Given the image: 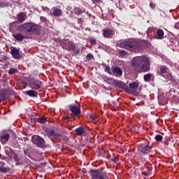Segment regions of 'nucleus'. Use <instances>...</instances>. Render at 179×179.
<instances>
[{"mask_svg":"<svg viewBox=\"0 0 179 179\" xmlns=\"http://www.w3.org/2000/svg\"><path fill=\"white\" fill-rule=\"evenodd\" d=\"M8 172V168L1 166L0 167V173H7Z\"/></svg>","mask_w":179,"mask_h":179,"instance_id":"nucleus-36","label":"nucleus"},{"mask_svg":"<svg viewBox=\"0 0 179 179\" xmlns=\"http://www.w3.org/2000/svg\"><path fill=\"white\" fill-rule=\"evenodd\" d=\"M102 34L106 38H110L113 36V30L111 29H103Z\"/></svg>","mask_w":179,"mask_h":179,"instance_id":"nucleus-15","label":"nucleus"},{"mask_svg":"<svg viewBox=\"0 0 179 179\" xmlns=\"http://www.w3.org/2000/svg\"><path fill=\"white\" fill-rule=\"evenodd\" d=\"M11 55L15 59H19V58H20V54L19 53V50H17L16 48H12Z\"/></svg>","mask_w":179,"mask_h":179,"instance_id":"nucleus-17","label":"nucleus"},{"mask_svg":"<svg viewBox=\"0 0 179 179\" xmlns=\"http://www.w3.org/2000/svg\"><path fill=\"white\" fill-rule=\"evenodd\" d=\"M175 29H177V30H179V22L175 24Z\"/></svg>","mask_w":179,"mask_h":179,"instance_id":"nucleus-42","label":"nucleus"},{"mask_svg":"<svg viewBox=\"0 0 179 179\" xmlns=\"http://www.w3.org/2000/svg\"><path fill=\"white\" fill-rule=\"evenodd\" d=\"M113 73L115 76L121 78V76H122V69L118 66H115L113 68Z\"/></svg>","mask_w":179,"mask_h":179,"instance_id":"nucleus-13","label":"nucleus"},{"mask_svg":"<svg viewBox=\"0 0 179 179\" xmlns=\"http://www.w3.org/2000/svg\"><path fill=\"white\" fill-rule=\"evenodd\" d=\"M157 38L158 40H163L164 38V31L162 29H158L157 31Z\"/></svg>","mask_w":179,"mask_h":179,"instance_id":"nucleus-20","label":"nucleus"},{"mask_svg":"<svg viewBox=\"0 0 179 179\" xmlns=\"http://www.w3.org/2000/svg\"><path fill=\"white\" fill-rule=\"evenodd\" d=\"M16 72H17V70H16V69H10L9 70L10 75H13V73H16Z\"/></svg>","mask_w":179,"mask_h":179,"instance_id":"nucleus-39","label":"nucleus"},{"mask_svg":"<svg viewBox=\"0 0 179 179\" xmlns=\"http://www.w3.org/2000/svg\"><path fill=\"white\" fill-rule=\"evenodd\" d=\"M13 37H14V38H15V40H17V41H23V40L24 38V36L23 34H22L21 33L13 34Z\"/></svg>","mask_w":179,"mask_h":179,"instance_id":"nucleus-21","label":"nucleus"},{"mask_svg":"<svg viewBox=\"0 0 179 179\" xmlns=\"http://www.w3.org/2000/svg\"><path fill=\"white\" fill-rule=\"evenodd\" d=\"M155 139L157 141V142H162V141H163V137L162 135L157 134L155 136Z\"/></svg>","mask_w":179,"mask_h":179,"instance_id":"nucleus-32","label":"nucleus"},{"mask_svg":"<svg viewBox=\"0 0 179 179\" xmlns=\"http://www.w3.org/2000/svg\"><path fill=\"white\" fill-rule=\"evenodd\" d=\"M17 19L18 22H20V23H23V22H24V20H26V19H27V15L26 14H24V13H20L17 15Z\"/></svg>","mask_w":179,"mask_h":179,"instance_id":"nucleus-16","label":"nucleus"},{"mask_svg":"<svg viewBox=\"0 0 179 179\" xmlns=\"http://www.w3.org/2000/svg\"><path fill=\"white\" fill-rule=\"evenodd\" d=\"M26 93L28 96H30V97H37V92L34 90H29L27 91Z\"/></svg>","mask_w":179,"mask_h":179,"instance_id":"nucleus-26","label":"nucleus"},{"mask_svg":"<svg viewBox=\"0 0 179 179\" xmlns=\"http://www.w3.org/2000/svg\"><path fill=\"white\" fill-rule=\"evenodd\" d=\"M115 79L113 78H107V83H108V85H115Z\"/></svg>","mask_w":179,"mask_h":179,"instance_id":"nucleus-30","label":"nucleus"},{"mask_svg":"<svg viewBox=\"0 0 179 179\" xmlns=\"http://www.w3.org/2000/svg\"><path fill=\"white\" fill-rule=\"evenodd\" d=\"M131 68L138 73L150 71V60L146 57H135L131 59Z\"/></svg>","mask_w":179,"mask_h":179,"instance_id":"nucleus-2","label":"nucleus"},{"mask_svg":"<svg viewBox=\"0 0 179 179\" xmlns=\"http://www.w3.org/2000/svg\"><path fill=\"white\" fill-rule=\"evenodd\" d=\"M90 118H91V120H92L93 121H97V117H96V115H90Z\"/></svg>","mask_w":179,"mask_h":179,"instance_id":"nucleus-40","label":"nucleus"},{"mask_svg":"<svg viewBox=\"0 0 179 179\" xmlns=\"http://www.w3.org/2000/svg\"><path fill=\"white\" fill-rule=\"evenodd\" d=\"M6 99V92L3 90L0 91V103Z\"/></svg>","mask_w":179,"mask_h":179,"instance_id":"nucleus-25","label":"nucleus"},{"mask_svg":"<svg viewBox=\"0 0 179 179\" xmlns=\"http://www.w3.org/2000/svg\"><path fill=\"white\" fill-rule=\"evenodd\" d=\"M67 51H72L74 55H78L80 53L79 49L76 48V45L72 42H70Z\"/></svg>","mask_w":179,"mask_h":179,"instance_id":"nucleus-11","label":"nucleus"},{"mask_svg":"<svg viewBox=\"0 0 179 179\" xmlns=\"http://www.w3.org/2000/svg\"><path fill=\"white\" fill-rule=\"evenodd\" d=\"M31 141L32 143L36 145L38 148H44V143H45V141H44V138H41L40 136H34Z\"/></svg>","mask_w":179,"mask_h":179,"instance_id":"nucleus-7","label":"nucleus"},{"mask_svg":"<svg viewBox=\"0 0 179 179\" xmlns=\"http://www.w3.org/2000/svg\"><path fill=\"white\" fill-rule=\"evenodd\" d=\"M9 6V3L0 0V8H7Z\"/></svg>","mask_w":179,"mask_h":179,"instance_id":"nucleus-29","label":"nucleus"},{"mask_svg":"<svg viewBox=\"0 0 179 179\" xmlns=\"http://www.w3.org/2000/svg\"><path fill=\"white\" fill-rule=\"evenodd\" d=\"M105 72H107L108 73H109L110 75H112L111 73V69L110 68L109 66H106L105 68Z\"/></svg>","mask_w":179,"mask_h":179,"instance_id":"nucleus-37","label":"nucleus"},{"mask_svg":"<svg viewBox=\"0 0 179 179\" xmlns=\"http://www.w3.org/2000/svg\"><path fill=\"white\" fill-rule=\"evenodd\" d=\"M78 24L80 25V27H82V26L83 25V18H78Z\"/></svg>","mask_w":179,"mask_h":179,"instance_id":"nucleus-35","label":"nucleus"},{"mask_svg":"<svg viewBox=\"0 0 179 179\" xmlns=\"http://www.w3.org/2000/svg\"><path fill=\"white\" fill-rule=\"evenodd\" d=\"M152 76H153V75L151 73H148L144 75V81L149 82L150 79H152Z\"/></svg>","mask_w":179,"mask_h":179,"instance_id":"nucleus-28","label":"nucleus"},{"mask_svg":"<svg viewBox=\"0 0 179 179\" xmlns=\"http://www.w3.org/2000/svg\"><path fill=\"white\" fill-rule=\"evenodd\" d=\"M89 42L91 44V45H96V44H97V41L96 40V38H90Z\"/></svg>","mask_w":179,"mask_h":179,"instance_id":"nucleus-31","label":"nucleus"},{"mask_svg":"<svg viewBox=\"0 0 179 179\" xmlns=\"http://www.w3.org/2000/svg\"><path fill=\"white\" fill-rule=\"evenodd\" d=\"M89 174L91 179H110L108 172L103 169H90Z\"/></svg>","mask_w":179,"mask_h":179,"instance_id":"nucleus-3","label":"nucleus"},{"mask_svg":"<svg viewBox=\"0 0 179 179\" xmlns=\"http://www.w3.org/2000/svg\"><path fill=\"white\" fill-rule=\"evenodd\" d=\"M10 29H12V26L10 27Z\"/></svg>","mask_w":179,"mask_h":179,"instance_id":"nucleus-45","label":"nucleus"},{"mask_svg":"<svg viewBox=\"0 0 179 179\" xmlns=\"http://www.w3.org/2000/svg\"><path fill=\"white\" fill-rule=\"evenodd\" d=\"M119 47L134 54H138L145 48V43L139 39L129 38L122 41L119 44Z\"/></svg>","mask_w":179,"mask_h":179,"instance_id":"nucleus-1","label":"nucleus"},{"mask_svg":"<svg viewBox=\"0 0 179 179\" xmlns=\"http://www.w3.org/2000/svg\"><path fill=\"white\" fill-rule=\"evenodd\" d=\"M37 122H39L40 124H45V117L44 116L38 118L37 120Z\"/></svg>","mask_w":179,"mask_h":179,"instance_id":"nucleus-34","label":"nucleus"},{"mask_svg":"<svg viewBox=\"0 0 179 179\" xmlns=\"http://www.w3.org/2000/svg\"><path fill=\"white\" fill-rule=\"evenodd\" d=\"M85 12H86L85 8L82 9L80 7H76L74 8V13L76 15H82V13H85Z\"/></svg>","mask_w":179,"mask_h":179,"instance_id":"nucleus-23","label":"nucleus"},{"mask_svg":"<svg viewBox=\"0 0 179 179\" xmlns=\"http://www.w3.org/2000/svg\"><path fill=\"white\" fill-rule=\"evenodd\" d=\"M19 31H24L25 33H34V31H37L38 30V25L34 23L25 22L22 25L18 27Z\"/></svg>","mask_w":179,"mask_h":179,"instance_id":"nucleus-5","label":"nucleus"},{"mask_svg":"<svg viewBox=\"0 0 179 179\" xmlns=\"http://www.w3.org/2000/svg\"><path fill=\"white\" fill-rule=\"evenodd\" d=\"M115 86H116V87H118L119 89H122V90H124L126 93L131 94V90L129 89V87H128V86H127L124 81L116 80L115 81Z\"/></svg>","mask_w":179,"mask_h":179,"instance_id":"nucleus-8","label":"nucleus"},{"mask_svg":"<svg viewBox=\"0 0 179 179\" xmlns=\"http://www.w3.org/2000/svg\"><path fill=\"white\" fill-rule=\"evenodd\" d=\"M52 15L53 16H56V17H59L62 15V10L61 8H54Z\"/></svg>","mask_w":179,"mask_h":179,"instance_id":"nucleus-22","label":"nucleus"},{"mask_svg":"<svg viewBox=\"0 0 179 179\" xmlns=\"http://www.w3.org/2000/svg\"><path fill=\"white\" fill-rule=\"evenodd\" d=\"M128 55V52L126 50H118V55L121 58H124V57H125V55Z\"/></svg>","mask_w":179,"mask_h":179,"instance_id":"nucleus-27","label":"nucleus"},{"mask_svg":"<svg viewBox=\"0 0 179 179\" xmlns=\"http://www.w3.org/2000/svg\"><path fill=\"white\" fill-rule=\"evenodd\" d=\"M150 7L151 8V9H155V8H156V4L153 3H150Z\"/></svg>","mask_w":179,"mask_h":179,"instance_id":"nucleus-41","label":"nucleus"},{"mask_svg":"<svg viewBox=\"0 0 179 179\" xmlns=\"http://www.w3.org/2000/svg\"><path fill=\"white\" fill-rule=\"evenodd\" d=\"M137 152L140 156H146L153 153V145L150 142L147 141L144 143L139 144L137 146Z\"/></svg>","mask_w":179,"mask_h":179,"instance_id":"nucleus-4","label":"nucleus"},{"mask_svg":"<svg viewBox=\"0 0 179 179\" xmlns=\"http://www.w3.org/2000/svg\"><path fill=\"white\" fill-rule=\"evenodd\" d=\"M60 44L63 50H66L68 51V48L69 47V44H71V41L66 39H62L60 41Z\"/></svg>","mask_w":179,"mask_h":179,"instance_id":"nucleus-14","label":"nucleus"},{"mask_svg":"<svg viewBox=\"0 0 179 179\" xmlns=\"http://www.w3.org/2000/svg\"><path fill=\"white\" fill-rule=\"evenodd\" d=\"M45 121H47V119L45 120Z\"/></svg>","mask_w":179,"mask_h":179,"instance_id":"nucleus-47","label":"nucleus"},{"mask_svg":"<svg viewBox=\"0 0 179 179\" xmlns=\"http://www.w3.org/2000/svg\"><path fill=\"white\" fill-rule=\"evenodd\" d=\"M111 162H113V163H117L118 160H120V158L118 157V155L117 157H114L113 158L110 159Z\"/></svg>","mask_w":179,"mask_h":179,"instance_id":"nucleus-38","label":"nucleus"},{"mask_svg":"<svg viewBox=\"0 0 179 179\" xmlns=\"http://www.w3.org/2000/svg\"><path fill=\"white\" fill-rule=\"evenodd\" d=\"M129 90H131V93L135 94L136 93V90L139 87V83L132 82L129 84Z\"/></svg>","mask_w":179,"mask_h":179,"instance_id":"nucleus-12","label":"nucleus"},{"mask_svg":"<svg viewBox=\"0 0 179 179\" xmlns=\"http://www.w3.org/2000/svg\"><path fill=\"white\" fill-rule=\"evenodd\" d=\"M1 154H0V158H1Z\"/></svg>","mask_w":179,"mask_h":179,"instance_id":"nucleus-46","label":"nucleus"},{"mask_svg":"<svg viewBox=\"0 0 179 179\" xmlns=\"http://www.w3.org/2000/svg\"><path fill=\"white\" fill-rule=\"evenodd\" d=\"M93 3H97L100 2V0H92Z\"/></svg>","mask_w":179,"mask_h":179,"instance_id":"nucleus-44","label":"nucleus"},{"mask_svg":"<svg viewBox=\"0 0 179 179\" xmlns=\"http://www.w3.org/2000/svg\"><path fill=\"white\" fill-rule=\"evenodd\" d=\"M170 69L165 65H160L157 68V73L159 76H163L169 80H173V76L171 73H169Z\"/></svg>","mask_w":179,"mask_h":179,"instance_id":"nucleus-6","label":"nucleus"},{"mask_svg":"<svg viewBox=\"0 0 179 179\" xmlns=\"http://www.w3.org/2000/svg\"><path fill=\"white\" fill-rule=\"evenodd\" d=\"M76 134L77 136H83L86 134V131L83 127H80L76 129Z\"/></svg>","mask_w":179,"mask_h":179,"instance_id":"nucleus-18","label":"nucleus"},{"mask_svg":"<svg viewBox=\"0 0 179 179\" xmlns=\"http://www.w3.org/2000/svg\"><path fill=\"white\" fill-rule=\"evenodd\" d=\"M45 132L48 138H54L55 139H57V138H61L62 136V134L56 132L54 129H46Z\"/></svg>","mask_w":179,"mask_h":179,"instance_id":"nucleus-9","label":"nucleus"},{"mask_svg":"<svg viewBox=\"0 0 179 179\" xmlns=\"http://www.w3.org/2000/svg\"><path fill=\"white\" fill-rule=\"evenodd\" d=\"M69 110L72 113L73 115H75V117H78L80 114V107L76 106V105H69Z\"/></svg>","mask_w":179,"mask_h":179,"instance_id":"nucleus-10","label":"nucleus"},{"mask_svg":"<svg viewBox=\"0 0 179 179\" xmlns=\"http://www.w3.org/2000/svg\"><path fill=\"white\" fill-rule=\"evenodd\" d=\"M143 176H145V177H149V173H146V172H142Z\"/></svg>","mask_w":179,"mask_h":179,"instance_id":"nucleus-43","label":"nucleus"},{"mask_svg":"<svg viewBox=\"0 0 179 179\" xmlns=\"http://www.w3.org/2000/svg\"><path fill=\"white\" fill-rule=\"evenodd\" d=\"M9 141V134H6L1 137V143H6Z\"/></svg>","mask_w":179,"mask_h":179,"instance_id":"nucleus-24","label":"nucleus"},{"mask_svg":"<svg viewBox=\"0 0 179 179\" xmlns=\"http://www.w3.org/2000/svg\"><path fill=\"white\" fill-rule=\"evenodd\" d=\"M86 59L88 61H92V59H94V56L92 53H88L86 56Z\"/></svg>","mask_w":179,"mask_h":179,"instance_id":"nucleus-33","label":"nucleus"},{"mask_svg":"<svg viewBox=\"0 0 179 179\" xmlns=\"http://www.w3.org/2000/svg\"><path fill=\"white\" fill-rule=\"evenodd\" d=\"M31 87L32 89H35V90H38V89H41V82L40 81H34L31 84Z\"/></svg>","mask_w":179,"mask_h":179,"instance_id":"nucleus-19","label":"nucleus"}]
</instances>
